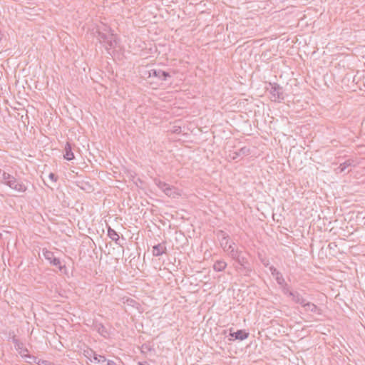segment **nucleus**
Wrapping results in <instances>:
<instances>
[{
    "label": "nucleus",
    "instance_id": "34",
    "mask_svg": "<svg viewBox=\"0 0 365 365\" xmlns=\"http://www.w3.org/2000/svg\"><path fill=\"white\" fill-rule=\"evenodd\" d=\"M24 356H25V357H29V358H31V357L30 355H24Z\"/></svg>",
    "mask_w": 365,
    "mask_h": 365
},
{
    "label": "nucleus",
    "instance_id": "33",
    "mask_svg": "<svg viewBox=\"0 0 365 365\" xmlns=\"http://www.w3.org/2000/svg\"><path fill=\"white\" fill-rule=\"evenodd\" d=\"M138 365H149V364H148V362L144 361V362H138Z\"/></svg>",
    "mask_w": 365,
    "mask_h": 365
},
{
    "label": "nucleus",
    "instance_id": "31",
    "mask_svg": "<svg viewBox=\"0 0 365 365\" xmlns=\"http://www.w3.org/2000/svg\"><path fill=\"white\" fill-rule=\"evenodd\" d=\"M235 245V242H232L230 243V245H228L227 247H229L230 249H235V247H234Z\"/></svg>",
    "mask_w": 365,
    "mask_h": 365
},
{
    "label": "nucleus",
    "instance_id": "4",
    "mask_svg": "<svg viewBox=\"0 0 365 365\" xmlns=\"http://www.w3.org/2000/svg\"><path fill=\"white\" fill-rule=\"evenodd\" d=\"M283 292L287 296L292 297V300L296 303L304 306L307 300L303 297V296L298 292L297 291H291L287 287H283Z\"/></svg>",
    "mask_w": 365,
    "mask_h": 365
},
{
    "label": "nucleus",
    "instance_id": "7",
    "mask_svg": "<svg viewBox=\"0 0 365 365\" xmlns=\"http://www.w3.org/2000/svg\"><path fill=\"white\" fill-rule=\"evenodd\" d=\"M6 185L19 192H24L27 190L26 186L23 182L18 181L14 176V179L9 180Z\"/></svg>",
    "mask_w": 365,
    "mask_h": 365
},
{
    "label": "nucleus",
    "instance_id": "1",
    "mask_svg": "<svg viewBox=\"0 0 365 365\" xmlns=\"http://www.w3.org/2000/svg\"><path fill=\"white\" fill-rule=\"evenodd\" d=\"M267 89L271 94V100L274 102H281L284 99L283 88L277 83H269Z\"/></svg>",
    "mask_w": 365,
    "mask_h": 365
},
{
    "label": "nucleus",
    "instance_id": "11",
    "mask_svg": "<svg viewBox=\"0 0 365 365\" xmlns=\"http://www.w3.org/2000/svg\"><path fill=\"white\" fill-rule=\"evenodd\" d=\"M93 327L102 336L107 338L109 336V332L106 327L101 322L95 321L93 324Z\"/></svg>",
    "mask_w": 365,
    "mask_h": 365
},
{
    "label": "nucleus",
    "instance_id": "23",
    "mask_svg": "<svg viewBox=\"0 0 365 365\" xmlns=\"http://www.w3.org/2000/svg\"><path fill=\"white\" fill-rule=\"evenodd\" d=\"M12 341L17 350L21 349L23 350L24 351H28L27 349H23L24 344L21 342L18 339H16V337H13Z\"/></svg>",
    "mask_w": 365,
    "mask_h": 365
},
{
    "label": "nucleus",
    "instance_id": "28",
    "mask_svg": "<svg viewBox=\"0 0 365 365\" xmlns=\"http://www.w3.org/2000/svg\"><path fill=\"white\" fill-rule=\"evenodd\" d=\"M48 178L53 182H56L58 180V176H56L54 173H51L48 175Z\"/></svg>",
    "mask_w": 365,
    "mask_h": 365
},
{
    "label": "nucleus",
    "instance_id": "22",
    "mask_svg": "<svg viewBox=\"0 0 365 365\" xmlns=\"http://www.w3.org/2000/svg\"><path fill=\"white\" fill-rule=\"evenodd\" d=\"M1 178H2V180L0 182H1V183L4 184V185L8 183L9 180H10L11 179H14L13 175H10L9 173H6L4 171L2 173Z\"/></svg>",
    "mask_w": 365,
    "mask_h": 365
},
{
    "label": "nucleus",
    "instance_id": "18",
    "mask_svg": "<svg viewBox=\"0 0 365 365\" xmlns=\"http://www.w3.org/2000/svg\"><path fill=\"white\" fill-rule=\"evenodd\" d=\"M227 263L223 259L217 260L213 264V269L216 272H222L227 267Z\"/></svg>",
    "mask_w": 365,
    "mask_h": 365
},
{
    "label": "nucleus",
    "instance_id": "13",
    "mask_svg": "<svg viewBox=\"0 0 365 365\" xmlns=\"http://www.w3.org/2000/svg\"><path fill=\"white\" fill-rule=\"evenodd\" d=\"M72 145L69 142H67L64 148L63 153V158L66 160L71 161L73 159H74L75 156L72 151Z\"/></svg>",
    "mask_w": 365,
    "mask_h": 365
},
{
    "label": "nucleus",
    "instance_id": "5",
    "mask_svg": "<svg viewBox=\"0 0 365 365\" xmlns=\"http://www.w3.org/2000/svg\"><path fill=\"white\" fill-rule=\"evenodd\" d=\"M148 78L155 77L159 81H165L168 80V78L170 77V75L168 72L164 71L161 69H150L148 71Z\"/></svg>",
    "mask_w": 365,
    "mask_h": 365
},
{
    "label": "nucleus",
    "instance_id": "14",
    "mask_svg": "<svg viewBox=\"0 0 365 365\" xmlns=\"http://www.w3.org/2000/svg\"><path fill=\"white\" fill-rule=\"evenodd\" d=\"M303 307L305 311H309L312 313H317L318 314H322V310L319 308L316 304L312 302H306L304 304Z\"/></svg>",
    "mask_w": 365,
    "mask_h": 365
},
{
    "label": "nucleus",
    "instance_id": "21",
    "mask_svg": "<svg viewBox=\"0 0 365 365\" xmlns=\"http://www.w3.org/2000/svg\"><path fill=\"white\" fill-rule=\"evenodd\" d=\"M83 355L91 361H93L92 358L94 359L96 353L91 349H87L86 350H84Z\"/></svg>",
    "mask_w": 365,
    "mask_h": 365
},
{
    "label": "nucleus",
    "instance_id": "26",
    "mask_svg": "<svg viewBox=\"0 0 365 365\" xmlns=\"http://www.w3.org/2000/svg\"><path fill=\"white\" fill-rule=\"evenodd\" d=\"M124 303H126L128 305H130L132 307H135V305L137 304L136 301L131 298H127Z\"/></svg>",
    "mask_w": 365,
    "mask_h": 365
},
{
    "label": "nucleus",
    "instance_id": "3",
    "mask_svg": "<svg viewBox=\"0 0 365 365\" xmlns=\"http://www.w3.org/2000/svg\"><path fill=\"white\" fill-rule=\"evenodd\" d=\"M42 253L46 260H48L51 264L56 267L60 271L66 269L65 265H62L60 259L55 257L54 253L46 249H43Z\"/></svg>",
    "mask_w": 365,
    "mask_h": 365
},
{
    "label": "nucleus",
    "instance_id": "6",
    "mask_svg": "<svg viewBox=\"0 0 365 365\" xmlns=\"http://www.w3.org/2000/svg\"><path fill=\"white\" fill-rule=\"evenodd\" d=\"M217 237L220 241V244L221 247L223 249L224 252H227V249L230 242V236L223 230H218L217 232Z\"/></svg>",
    "mask_w": 365,
    "mask_h": 365
},
{
    "label": "nucleus",
    "instance_id": "15",
    "mask_svg": "<svg viewBox=\"0 0 365 365\" xmlns=\"http://www.w3.org/2000/svg\"><path fill=\"white\" fill-rule=\"evenodd\" d=\"M250 149L246 146L241 148L238 151L234 152L232 158L237 159L238 157H243L250 155Z\"/></svg>",
    "mask_w": 365,
    "mask_h": 365
},
{
    "label": "nucleus",
    "instance_id": "17",
    "mask_svg": "<svg viewBox=\"0 0 365 365\" xmlns=\"http://www.w3.org/2000/svg\"><path fill=\"white\" fill-rule=\"evenodd\" d=\"M353 163H354L353 160L349 159V160H346L345 162H344L343 163H341L339 165V166L337 168H336V170H335L336 173H341L344 172L348 167L351 166L353 165Z\"/></svg>",
    "mask_w": 365,
    "mask_h": 365
},
{
    "label": "nucleus",
    "instance_id": "10",
    "mask_svg": "<svg viewBox=\"0 0 365 365\" xmlns=\"http://www.w3.org/2000/svg\"><path fill=\"white\" fill-rule=\"evenodd\" d=\"M230 336L235 340L242 341L248 338L249 333L244 329H240L237 331H233L232 329H230Z\"/></svg>",
    "mask_w": 365,
    "mask_h": 365
},
{
    "label": "nucleus",
    "instance_id": "19",
    "mask_svg": "<svg viewBox=\"0 0 365 365\" xmlns=\"http://www.w3.org/2000/svg\"><path fill=\"white\" fill-rule=\"evenodd\" d=\"M227 255L234 260L238 259V257L241 255L242 251L238 249H230L227 247Z\"/></svg>",
    "mask_w": 365,
    "mask_h": 365
},
{
    "label": "nucleus",
    "instance_id": "8",
    "mask_svg": "<svg viewBox=\"0 0 365 365\" xmlns=\"http://www.w3.org/2000/svg\"><path fill=\"white\" fill-rule=\"evenodd\" d=\"M235 261L240 266V267H235L237 270H240L245 274H248L252 271V269L247 266L249 264V262L246 257L240 255Z\"/></svg>",
    "mask_w": 365,
    "mask_h": 365
},
{
    "label": "nucleus",
    "instance_id": "27",
    "mask_svg": "<svg viewBox=\"0 0 365 365\" xmlns=\"http://www.w3.org/2000/svg\"><path fill=\"white\" fill-rule=\"evenodd\" d=\"M38 365H55L53 362L47 360H39L38 362Z\"/></svg>",
    "mask_w": 365,
    "mask_h": 365
},
{
    "label": "nucleus",
    "instance_id": "30",
    "mask_svg": "<svg viewBox=\"0 0 365 365\" xmlns=\"http://www.w3.org/2000/svg\"><path fill=\"white\" fill-rule=\"evenodd\" d=\"M261 262L263 264V265L265 266V267H267L269 265V260L265 259H262Z\"/></svg>",
    "mask_w": 365,
    "mask_h": 365
},
{
    "label": "nucleus",
    "instance_id": "29",
    "mask_svg": "<svg viewBox=\"0 0 365 365\" xmlns=\"http://www.w3.org/2000/svg\"><path fill=\"white\" fill-rule=\"evenodd\" d=\"M103 365H116V364H115V361H113L112 360H107L106 359V364H103Z\"/></svg>",
    "mask_w": 365,
    "mask_h": 365
},
{
    "label": "nucleus",
    "instance_id": "24",
    "mask_svg": "<svg viewBox=\"0 0 365 365\" xmlns=\"http://www.w3.org/2000/svg\"><path fill=\"white\" fill-rule=\"evenodd\" d=\"M93 361L98 364H102L103 365L106 364V358L103 355L96 354Z\"/></svg>",
    "mask_w": 365,
    "mask_h": 365
},
{
    "label": "nucleus",
    "instance_id": "9",
    "mask_svg": "<svg viewBox=\"0 0 365 365\" xmlns=\"http://www.w3.org/2000/svg\"><path fill=\"white\" fill-rule=\"evenodd\" d=\"M269 271L272 276L275 277L277 282L282 286L284 285V287H288L287 284L285 282V280L280 272H279L274 266H270L269 267Z\"/></svg>",
    "mask_w": 365,
    "mask_h": 365
},
{
    "label": "nucleus",
    "instance_id": "35",
    "mask_svg": "<svg viewBox=\"0 0 365 365\" xmlns=\"http://www.w3.org/2000/svg\"><path fill=\"white\" fill-rule=\"evenodd\" d=\"M1 173V169L0 168V174Z\"/></svg>",
    "mask_w": 365,
    "mask_h": 365
},
{
    "label": "nucleus",
    "instance_id": "20",
    "mask_svg": "<svg viewBox=\"0 0 365 365\" xmlns=\"http://www.w3.org/2000/svg\"><path fill=\"white\" fill-rule=\"evenodd\" d=\"M108 236L116 244H118L119 235L118 232L110 227L108 228Z\"/></svg>",
    "mask_w": 365,
    "mask_h": 365
},
{
    "label": "nucleus",
    "instance_id": "2",
    "mask_svg": "<svg viewBox=\"0 0 365 365\" xmlns=\"http://www.w3.org/2000/svg\"><path fill=\"white\" fill-rule=\"evenodd\" d=\"M98 38L101 43H105V47L107 50L114 48L116 43L113 34H106L98 31Z\"/></svg>",
    "mask_w": 365,
    "mask_h": 365
},
{
    "label": "nucleus",
    "instance_id": "16",
    "mask_svg": "<svg viewBox=\"0 0 365 365\" xmlns=\"http://www.w3.org/2000/svg\"><path fill=\"white\" fill-rule=\"evenodd\" d=\"M163 192L168 196L175 197L176 196H178L180 194L178 192L177 189L168 184V185L164 187L163 190Z\"/></svg>",
    "mask_w": 365,
    "mask_h": 365
},
{
    "label": "nucleus",
    "instance_id": "25",
    "mask_svg": "<svg viewBox=\"0 0 365 365\" xmlns=\"http://www.w3.org/2000/svg\"><path fill=\"white\" fill-rule=\"evenodd\" d=\"M154 182H155V184L158 186V187L162 190L164 189V187H165L168 185V183L163 182L160 180L157 179V178H155L154 180Z\"/></svg>",
    "mask_w": 365,
    "mask_h": 365
},
{
    "label": "nucleus",
    "instance_id": "12",
    "mask_svg": "<svg viewBox=\"0 0 365 365\" xmlns=\"http://www.w3.org/2000/svg\"><path fill=\"white\" fill-rule=\"evenodd\" d=\"M167 251V248L165 246V242L158 243L153 247V255L155 257L161 256L163 254L165 253Z\"/></svg>",
    "mask_w": 365,
    "mask_h": 365
},
{
    "label": "nucleus",
    "instance_id": "32",
    "mask_svg": "<svg viewBox=\"0 0 365 365\" xmlns=\"http://www.w3.org/2000/svg\"><path fill=\"white\" fill-rule=\"evenodd\" d=\"M142 347H143V349H145V350H148V351H150V350H151V348H150V347H149L148 346L145 345V344H143Z\"/></svg>",
    "mask_w": 365,
    "mask_h": 365
}]
</instances>
